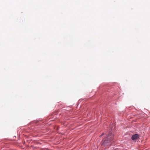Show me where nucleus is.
<instances>
[{"instance_id":"f257e3e1","label":"nucleus","mask_w":150,"mask_h":150,"mask_svg":"<svg viewBox=\"0 0 150 150\" xmlns=\"http://www.w3.org/2000/svg\"><path fill=\"white\" fill-rule=\"evenodd\" d=\"M111 136L112 137H113V135H112L111 133L110 132L108 135L107 137H105L103 139L101 142L102 145L104 146H110V142L112 140V138L110 139H109L110 138L109 137Z\"/></svg>"},{"instance_id":"f03ea898","label":"nucleus","mask_w":150,"mask_h":150,"mask_svg":"<svg viewBox=\"0 0 150 150\" xmlns=\"http://www.w3.org/2000/svg\"><path fill=\"white\" fill-rule=\"evenodd\" d=\"M139 137V135L138 134L133 135L132 137V139L133 140H135L137 139Z\"/></svg>"},{"instance_id":"7ed1b4c3","label":"nucleus","mask_w":150,"mask_h":150,"mask_svg":"<svg viewBox=\"0 0 150 150\" xmlns=\"http://www.w3.org/2000/svg\"><path fill=\"white\" fill-rule=\"evenodd\" d=\"M104 134V133H102V134L100 136V137H101Z\"/></svg>"},{"instance_id":"20e7f679","label":"nucleus","mask_w":150,"mask_h":150,"mask_svg":"<svg viewBox=\"0 0 150 150\" xmlns=\"http://www.w3.org/2000/svg\"><path fill=\"white\" fill-rule=\"evenodd\" d=\"M114 150H118L117 149H115Z\"/></svg>"}]
</instances>
